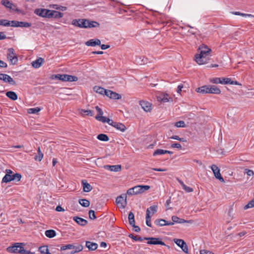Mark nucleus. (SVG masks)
I'll return each instance as SVG.
<instances>
[{
  "label": "nucleus",
  "mask_w": 254,
  "mask_h": 254,
  "mask_svg": "<svg viewBox=\"0 0 254 254\" xmlns=\"http://www.w3.org/2000/svg\"><path fill=\"white\" fill-rule=\"evenodd\" d=\"M198 53L195 55L194 60L199 65L207 64L210 60L211 50L205 45H200L198 50Z\"/></svg>",
  "instance_id": "1"
},
{
  "label": "nucleus",
  "mask_w": 254,
  "mask_h": 254,
  "mask_svg": "<svg viewBox=\"0 0 254 254\" xmlns=\"http://www.w3.org/2000/svg\"><path fill=\"white\" fill-rule=\"evenodd\" d=\"M150 187L148 185H138L129 189L127 190V194L129 195H137L143 193L150 189Z\"/></svg>",
  "instance_id": "2"
},
{
  "label": "nucleus",
  "mask_w": 254,
  "mask_h": 254,
  "mask_svg": "<svg viewBox=\"0 0 254 254\" xmlns=\"http://www.w3.org/2000/svg\"><path fill=\"white\" fill-rule=\"evenodd\" d=\"M174 97V95H172L166 92H162L157 96V99L160 102H172L173 101Z\"/></svg>",
  "instance_id": "3"
},
{
  "label": "nucleus",
  "mask_w": 254,
  "mask_h": 254,
  "mask_svg": "<svg viewBox=\"0 0 254 254\" xmlns=\"http://www.w3.org/2000/svg\"><path fill=\"white\" fill-rule=\"evenodd\" d=\"M50 9L44 8H36L34 11V13L36 15L40 17L46 18H50Z\"/></svg>",
  "instance_id": "4"
},
{
  "label": "nucleus",
  "mask_w": 254,
  "mask_h": 254,
  "mask_svg": "<svg viewBox=\"0 0 254 254\" xmlns=\"http://www.w3.org/2000/svg\"><path fill=\"white\" fill-rule=\"evenodd\" d=\"M95 109L98 112V115L95 117V119L103 123H109L110 122V119L103 116V112L100 108L98 106H96Z\"/></svg>",
  "instance_id": "5"
},
{
  "label": "nucleus",
  "mask_w": 254,
  "mask_h": 254,
  "mask_svg": "<svg viewBox=\"0 0 254 254\" xmlns=\"http://www.w3.org/2000/svg\"><path fill=\"white\" fill-rule=\"evenodd\" d=\"M174 242L185 253L188 254L189 253L188 247L186 243L183 240L174 239Z\"/></svg>",
  "instance_id": "6"
},
{
  "label": "nucleus",
  "mask_w": 254,
  "mask_h": 254,
  "mask_svg": "<svg viewBox=\"0 0 254 254\" xmlns=\"http://www.w3.org/2000/svg\"><path fill=\"white\" fill-rule=\"evenodd\" d=\"M107 123L122 132H125L127 129L126 127L122 123L115 122L110 119V122Z\"/></svg>",
  "instance_id": "7"
},
{
  "label": "nucleus",
  "mask_w": 254,
  "mask_h": 254,
  "mask_svg": "<svg viewBox=\"0 0 254 254\" xmlns=\"http://www.w3.org/2000/svg\"><path fill=\"white\" fill-rule=\"evenodd\" d=\"M86 20L87 19H75L72 20L71 24L81 28H85Z\"/></svg>",
  "instance_id": "8"
},
{
  "label": "nucleus",
  "mask_w": 254,
  "mask_h": 254,
  "mask_svg": "<svg viewBox=\"0 0 254 254\" xmlns=\"http://www.w3.org/2000/svg\"><path fill=\"white\" fill-rule=\"evenodd\" d=\"M116 201L119 207L125 208L127 204V196L124 197L122 195L118 196Z\"/></svg>",
  "instance_id": "9"
},
{
  "label": "nucleus",
  "mask_w": 254,
  "mask_h": 254,
  "mask_svg": "<svg viewBox=\"0 0 254 254\" xmlns=\"http://www.w3.org/2000/svg\"><path fill=\"white\" fill-rule=\"evenodd\" d=\"M145 240H148L147 244L149 245H160L165 246V244L163 241H161L159 238L149 237L144 238Z\"/></svg>",
  "instance_id": "10"
},
{
  "label": "nucleus",
  "mask_w": 254,
  "mask_h": 254,
  "mask_svg": "<svg viewBox=\"0 0 254 254\" xmlns=\"http://www.w3.org/2000/svg\"><path fill=\"white\" fill-rule=\"evenodd\" d=\"M7 59L9 60L12 64H15L16 61H13L16 59V54L14 53L13 48H9L8 49Z\"/></svg>",
  "instance_id": "11"
},
{
  "label": "nucleus",
  "mask_w": 254,
  "mask_h": 254,
  "mask_svg": "<svg viewBox=\"0 0 254 254\" xmlns=\"http://www.w3.org/2000/svg\"><path fill=\"white\" fill-rule=\"evenodd\" d=\"M105 95L111 99H120L122 98L120 94L110 90H106Z\"/></svg>",
  "instance_id": "12"
},
{
  "label": "nucleus",
  "mask_w": 254,
  "mask_h": 254,
  "mask_svg": "<svg viewBox=\"0 0 254 254\" xmlns=\"http://www.w3.org/2000/svg\"><path fill=\"white\" fill-rule=\"evenodd\" d=\"M142 109L145 112H150L152 109L151 104L146 101H141L139 103Z\"/></svg>",
  "instance_id": "13"
},
{
  "label": "nucleus",
  "mask_w": 254,
  "mask_h": 254,
  "mask_svg": "<svg viewBox=\"0 0 254 254\" xmlns=\"http://www.w3.org/2000/svg\"><path fill=\"white\" fill-rule=\"evenodd\" d=\"M0 25L16 27V20L9 21L6 19H0Z\"/></svg>",
  "instance_id": "14"
},
{
  "label": "nucleus",
  "mask_w": 254,
  "mask_h": 254,
  "mask_svg": "<svg viewBox=\"0 0 254 254\" xmlns=\"http://www.w3.org/2000/svg\"><path fill=\"white\" fill-rule=\"evenodd\" d=\"M154 223L158 226L162 227L164 226H170L174 225V222H167L165 220L163 219H156Z\"/></svg>",
  "instance_id": "15"
},
{
  "label": "nucleus",
  "mask_w": 254,
  "mask_h": 254,
  "mask_svg": "<svg viewBox=\"0 0 254 254\" xmlns=\"http://www.w3.org/2000/svg\"><path fill=\"white\" fill-rule=\"evenodd\" d=\"M85 45L87 46L95 47L101 45V41L98 39H90L85 42Z\"/></svg>",
  "instance_id": "16"
},
{
  "label": "nucleus",
  "mask_w": 254,
  "mask_h": 254,
  "mask_svg": "<svg viewBox=\"0 0 254 254\" xmlns=\"http://www.w3.org/2000/svg\"><path fill=\"white\" fill-rule=\"evenodd\" d=\"M22 243H17V252L21 254H34V253H32L29 251L25 250Z\"/></svg>",
  "instance_id": "17"
},
{
  "label": "nucleus",
  "mask_w": 254,
  "mask_h": 254,
  "mask_svg": "<svg viewBox=\"0 0 254 254\" xmlns=\"http://www.w3.org/2000/svg\"><path fill=\"white\" fill-rule=\"evenodd\" d=\"M221 84H231V85H241L238 81L232 80L230 78H228V77L222 78Z\"/></svg>",
  "instance_id": "18"
},
{
  "label": "nucleus",
  "mask_w": 254,
  "mask_h": 254,
  "mask_svg": "<svg viewBox=\"0 0 254 254\" xmlns=\"http://www.w3.org/2000/svg\"><path fill=\"white\" fill-rule=\"evenodd\" d=\"M64 14L60 11L55 10H51L50 18H54L55 19H59L63 17Z\"/></svg>",
  "instance_id": "19"
},
{
  "label": "nucleus",
  "mask_w": 254,
  "mask_h": 254,
  "mask_svg": "<svg viewBox=\"0 0 254 254\" xmlns=\"http://www.w3.org/2000/svg\"><path fill=\"white\" fill-rule=\"evenodd\" d=\"M172 220L173 221L172 222H174V223H179V224H182V223H192V221L190 220H186L185 219H181V218H179L178 217L176 216H173L172 217Z\"/></svg>",
  "instance_id": "20"
},
{
  "label": "nucleus",
  "mask_w": 254,
  "mask_h": 254,
  "mask_svg": "<svg viewBox=\"0 0 254 254\" xmlns=\"http://www.w3.org/2000/svg\"><path fill=\"white\" fill-rule=\"evenodd\" d=\"M104 168L108 170L113 172H119L121 171L122 167L120 165H105Z\"/></svg>",
  "instance_id": "21"
},
{
  "label": "nucleus",
  "mask_w": 254,
  "mask_h": 254,
  "mask_svg": "<svg viewBox=\"0 0 254 254\" xmlns=\"http://www.w3.org/2000/svg\"><path fill=\"white\" fill-rule=\"evenodd\" d=\"M99 26H100V24L98 22H97L95 21H92V20L87 19L85 28H92L98 27H99Z\"/></svg>",
  "instance_id": "22"
},
{
  "label": "nucleus",
  "mask_w": 254,
  "mask_h": 254,
  "mask_svg": "<svg viewBox=\"0 0 254 254\" xmlns=\"http://www.w3.org/2000/svg\"><path fill=\"white\" fill-rule=\"evenodd\" d=\"M209 85H204L201 87L197 88L196 91L197 93L202 94H209Z\"/></svg>",
  "instance_id": "23"
},
{
  "label": "nucleus",
  "mask_w": 254,
  "mask_h": 254,
  "mask_svg": "<svg viewBox=\"0 0 254 254\" xmlns=\"http://www.w3.org/2000/svg\"><path fill=\"white\" fill-rule=\"evenodd\" d=\"M135 62L138 64H144L147 63V59L143 56H136L134 60Z\"/></svg>",
  "instance_id": "24"
},
{
  "label": "nucleus",
  "mask_w": 254,
  "mask_h": 254,
  "mask_svg": "<svg viewBox=\"0 0 254 254\" xmlns=\"http://www.w3.org/2000/svg\"><path fill=\"white\" fill-rule=\"evenodd\" d=\"M158 206L156 205H152L148 208L146 210V215L152 216L157 211Z\"/></svg>",
  "instance_id": "25"
},
{
  "label": "nucleus",
  "mask_w": 254,
  "mask_h": 254,
  "mask_svg": "<svg viewBox=\"0 0 254 254\" xmlns=\"http://www.w3.org/2000/svg\"><path fill=\"white\" fill-rule=\"evenodd\" d=\"M16 178V173L12 175L9 174H5L2 179V182L3 183H8L10 181L14 180Z\"/></svg>",
  "instance_id": "26"
},
{
  "label": "nucleus",
  "mask_w": 254,
  "mask_h": 254,
  "mask_svg": "<svg viewBox=\"0 0 254 254\" xmlns=\"http://www.w3.org/2000/svg\"><path fill=\"white\" fill-rule=\"evenodd\" d=\"M44 62V59L42 58H39L35 61L32 62L31 64L33 67L35 68L40 67Z\"/></svg>",
  "instance_id": "27"
},
{
  "label": "nucleus",
  "mask_w": 254,
  "mask_h": 254,
  "mask_svg": "<svg viewBox=\"0 0 254 254\" xmlns=\"http://www.w3.org/2000/svg\"><path fill=\"white\" fill-rule=\"evenodd\" d=\"M2 80L5 83H8L10 85H14L15 84V81L9 75L4 74Z\"/></svg>",
  "instance_id": "28"
},
{
  "label": "nucleus",
  "mask_w": 254,
  "mask_h": 254,
  "mask_svg": "<svg viewBox=\"0 0 254 254\" xmlns=\"http://www.w3.org/2000/svg\"><path fill=\"white\" fill-rule=\"evenodd\" d=\"M73 220L75 221L78 225L83 226L87 224V221L83 218L77 216L74 217Z\"/></svg>",
  "instance_id": "29"
},
{
  "label": "nucleus",
  "mask_w": 254,
  "mask_h": 254,
  "mask_svg": "<svg viewBox=\"0 0 254 254\" xmlns=\"http://www.w3.org/2000/svg\"><path fill=\"white\" fill-rule=\"evenodd\" d=\"M209 94H219L221 93L220 89L215 85H209Z\"/></svg>",
  "instance_id": "30"
},
{
  "label": "nucleus",
  "mask_w": 254,
  "mask_h": 254,
  "mask_svg": "<svg viewBox=\"0 0 254 254\" xmlns=\"http://www.w3.org/2000/svg\"><path fill=\"white\" fill-rule=\"evenodd\" d=\"M86 246L89 250L94 251L97 248L98 245L95 243L88 241L86 243Z\"/></svg>",
  "instance_id": "31"
},
{
  "label": "nucleus",
  "mask_w": 254,
  "mask_h": 254,
  "mask_svg": "<svg viewBox=\"0 0 254 254\" xmlns=\"http://www.w3.org/2000/svg\"><path fill=\"white\" fill-rule=\"evenodd\" d=\"M178 182L182 186L183 189L187 192H190L193 191L192 188L187 186L181 180L178 179Z\"/></svg>",
  "instance_id": "32"
},
{
  "label": "nucleus",
  "mask_w": 254,
  "mask_h": 254,
  "mask_svg": "<svg viewBox=\"0 0 254 254\" xmlns=\"http://www.w3.org/2000/svg\"><path fill=\"white\" fill-rule=\"evenodd\" d=\"M93 90L95 92L99 93L101 95H105L106 89L104 88L98 86H95L93 87Z\"/></svg>",
  "instance_id": "33"
},
{
  "label": "nucleus",
  "mask_w": 254,
  "mask_h": 254,
  "mask_svg": "<svg viewBox=\"0 0 254 254\" xmlns=\"http://www.w3.org/2000/svg\"><path fill=\"white\" fill-rule=\"evenodd\" d=\"M31 26V24L27 22L17 21V27L29 28Z\"/></svg>",
  "instance_id": "34"
},
{
  "label": "nucleus",
  "mask_w": 254,
  "mask_h": 254,
  "mask_svg": "<svg viewBox=\"0 0 254 254\" xmlns=\"http://www.w3.org/2000/svg\"><path fill=\"white\" fill-rule=\"evenodd\" d=\"M45 234L46 237L49 238H52L56 236V233L54 230H48L45 231Z\"/></svg>",
  "instance_id": "35"
},
{
  "label": "nucleus",
  "mask_w": 254,
  "mask_h": 254,
  "mask_svg": "<svg viewBox=\"0 0 254 254\" xmlns=\"http://www.w3.org/2000/svg\"><path fill=\"white\" fill-rule=\"evenodd\" d=\"M82 183H83V189L84 191L89 192L92 190V187L89 183H88L87 182L84 183L83 182H82Z\"/></svg>",
  "instance_id": "36"
},
{
  "label": "nucleus",
  "mask_w": 254,
  "mask_h": 254,
  "mask_svg": "<svg viewBox=\"0 0 254 254\" xmlns=\"http://www.w3.org/2000/svg\"><path fill=\"white\" fill-rule=\"evenodd\" d=\"M43 154L41 152L40 147L38 148V154L34 157L36 161H41L43 158Z\"/></svg>",
  "instance_id": "37"
},
{
  "label": "nucleus",
  "mask_w": 254,
  "mask_h": 254,
  "mask_svg": "<svg viewBox=\"0 0 254 254\" xmlns=\"http://www.w3.org/2000/svg\"><path fill=\"white\" fill-rule=\"evenodd\" d=\"M1 4L4 5L5 7H6L7 8H9L10 10H12V6L13 5V4L11 3L9 0H2L1 1Z\"/></svg>",
  "instance_id": "38"
},
{
  "label": "nucleus",
  "mask_w": 254,
  "mask_h": 254,
  "mask_svg": "<svg viewBox=\"0 0 254 254\" xmlns=\"http://www.w3.org/2000/svg\"><path fill=\"white\" fill-rule=\"evenodd\" d=\"M39 252L42 254H51L49 252L48 246H43L39 248Z\"/></svg>",
  "instance_id": "39"
},
{
  "label": "nucleus",
  "mask_w": 254,
  "mask_h": 254,
  "mask_svg": "<svg viewBox=\"0 0 254 254\" xmlns=\"http://www.w3.org/2000/svg\"><path fill=\"white\" fill-rule=\"evenodd\" d=\"M41 110V109L39 107L34 108H29L27 109V113L30 114H36Z\"/></svg>",
  "instance_id": "40"
},
{
  "label": "nucleus",
  "mask_w": 254,
  "mask_h": 254,
  "mask_svg": "<svg viewBox=\"0 0 254 254\" xmlns=\"http://www.w3.org/2000/svg\"><path fill=\"white\" fill-rule=\"evenodd\" d=\"M97 139L103 141H108L109 140V137L105 134H99L97 135Z\"/></svg>",
  "instance_id": "41"
},
{
  "label": "nucleus",
  "mask_w": 254,
  "mask_h": 254,
  "mask_svg": "<svg viewBox=\"0 0 254 254\" xmlns=\"http://www.w3.org/2000/svg\"><path fill=\"white\" fill-rule=\"evenodd\" d=\"M128 219L130 225H133L135 224L134 216L132 212H130L128 214Z\"/></svg>",
  "instance_id": "42"
},
{
  "label": "nucleus",
  "mask_w": 254,
  "mask_h": 254,
  "mask_svg": "<svg viewBox=\"0 0 254 254\" xmlns=\"http://www.w3.org/2000/svg\"><path fill=\"white\" fill-rule=\"evenodd\" d=\"M7 97L12 100H16V93L13 91H8L6 93Z\"/></svg>",
  "instance_id": "43"
},
{
  "label": "nucleus",
  "mask_w": 254,
  "mask_h": 254,
  "mask_svg": "<svg viewBox=\"0 0 254 254\" xmlns=\"http://www.w3.org/2000/svg\"><path fill=\"white\" fill-rule=\"evenodd\" d=\"M78 201L79 203L84 207H88L90 204V202L86 199H80Z\"/></svg>",
  "instance_id": "44"
},
{
  "label": "nucleus",
  "mask_w": 254,
  "mask_h": 254,
  "mask_svg": "<svg viewBox=\"0 0 254 254\" xmlns=\"http://www.w3.org/2000/svg\"><path fill=\"white\" fill-rule=\"evenodd\" d=\"M210 82L214 84H221L222 78L213 77L210 79Z\"/></svg>",
  "instance_id": "45"
},
{
  "label": "nucleus",
  "mask_w": 254,
  "mask_h": 254,
  "mask_svg": "<svg viewBox=\"0 0 254 254\" xmlns=\"http://www.w3.org/2000/svg\"><path fill=\"white\" fill-rule=\"evenodd\" d=\"M74 248H72V249L71 250L72 253H76L79 252L81 251H82L83 249V247L80 245H79L77 246H74Z\"/></svg>",
  "instance_id": "46"
},
{
  "label": "nucleus",
  "mask_w": 254,
  "mask_h": 254,
  "mask_svg": "<svg viewBox=\"0 0 254 254\" xmlns=\"http://www.w3.org/2000/svg\"><path fill=\"white\" fill-rule=\"evenodd\" d=\"M55 78L62 81H66V74H58L55 75Z\"/></svg>",
  "instance_id": "47"
},
{
  "label": "nucleus",
  "mask_w": 254,
  "mask_h": 254,
  "mask_svg": "<svg viewBox=\"0 0 254 254\" xmlns=\"http://www.w3.org/2000/svg\"><path fill=\"white\" fill-rule=\"evenodd\" d=\"M6 250L9 253H16V243H14L12 246L8 247Z\"/></svg>",
  "instance_id": "48"
},
{
  "label": "nucleus",
  "mask_w": 254,
  "mask_h": 254,
  "mask_svg": "<svg viewBox=\"0 0 254 254\" xmlns=\"http://www.w3.org/2000/svg\"><path fill=\"white\" fill-rule=\"evenodd\" d=\"M78 80V77L75 76L66 74V81H76Z\"/></svg>",
  "instance_id": "49"
},
{
  "label": "nucleus",
  "mask_w": 254,
  "mask_h": 254,
  "mask_svg": "<svg viewBox=\"0 0 254 254\" xmlns=\"http://www.w3.org/2000/svg\"><path fill=\"white\" fill-rule=\"evenodd\" d=\"M74 245L71 244H68L66 245H64L61 247V251H64L66 250H72V248H74Z\"/></svg>",
  "instance_id": "50"
},
{
  "label": "nucleus",
  "mask_w": 254,
  "mask_h": 254,
  "mask_svg": "<svg viewBox=\"0 0 254 254\" xmlns=\"http://www.w3.org/2000/svg\"><path fill=\"white\" fill-rule=\"evenodd\" d=\"M165 154V150L158 149L156 150L153 153V156H156L158 155H163Z\"/></svg>",
  "instance_id": "51"
},
{
  "label": "nucleus",
  "mask_w": 254,
  "mask_h": 254,
  "mask_svg": "<svg viewBox=\"0 0 254 254\" xmlns=\"http://www.w3.org/2000/svg\"><path fill=\"white\" fill-rule=\"evenodd\" d=\"M245 174H247L248 177H251L254 176V172L249 169H245L244 172Z\"/></svg>",
  "instance_id": "52"
},
{
  "label": "nucleus",
  "mask_w": 254,
  "mask_h": 254,
  "mask_svg": "<svg viewBox=\"0 0 254 254\" xmlns=\"http://www.w3.org/2000/svg\"><path fill=\"white\" fill-rule=\"evenodd\" d=\"M254 207V199L251 200L247 205L244 206V209L246 210L249 208Z\"/></svg>",
  "instance_id": "53"
},
{
  "label": "nucleus",
  "mask_w": 254,
  "mask_h": 254,
  "mask_svg": "<svg viewBox=\"0 0 254 254\" xmlns=\"http://www.w3.org/2000/svg\"><path fill=\"white\" fill-rule=\"evenodd\" d=\"M175 126L177 127H186V124L183 121L177 122L175 123Z\"/></svg>",
  "instance_id": "54"
},
{
  "label": "nucleus",
  "mask_w": 254,
  "mask_h": 254,
  "mask_svg": "<svg viewBox=\"0 0 254 254\" xmlns=\"http://www.w3.org/2000/svg\"><path fill=\"white\" fill-rule=\"evenodd\" d=\"M171 139L179 140L181 142H186L187 140L184 138H181L178 135H173L170 137Z\"/></svg>",
  "instance_id": "55"
},
{
  "label": "nucleus",
  "mask_w": 254,
  "mask_h": 254,
  "mask_svg": "<svg viewBox=\"0 0 254 254\" xmlns=\"http://www.w3.org/2000/svg\"><path fill=\"white\" fill-rule=\"evenodd\" d=\"M211 169L214 174H215L216 173H217V172H219L220 171V169L216 165H212L211 166Z\"/></svg>",
  "instance_id": "56"
},
{
  "label": "nucleus",
  "mask_w": 254,
  "mask_h": 254,
  "mask_svg": "<svg viewBox=\"0 0 254 254\" xmlns=\"http://www.w3.org/2000/svg\"><path fill=\"white\" fill-rule=\"evenodd\" d=\"M214 175L216 179H217L218 180H219L220 182H221L222 183L225 182L224 179L222 177V176H221V175L220 174V171L219 172H217V173H216Z\"/></svg>",
  "instance_id": "57"
},
{
  "label": "nucleus",
  "mask_w": 254,
  "mask_h": 254,
  "mask_svg": "<svg viewBox=\"0 0 254 254\" xmlns=\"http://www.w3.org/2000/svg\"><path fill=\"white\" fill-rule=\"evenodd\" d=\"M146 224L148 226L151 227L152 226L151 223V216H149L148 214L146 215Z\"/></svg>",
  "instance_id": "58"
},
{
  "label": "nucleus",
  "mask_w": 254,
  "mask_h": 254,
  "mask_svg": "<svg viewBox=\"0 0 254 254\" xmlns=\"http://www.w3.org/2000/svg\"><path fill=\"white\" fill-rule=\"evenodd\" d=\"M81 113H86L87 115H88L90 116H93V112L91 110L82 109V110H81Z\"/></svg>",
  "instance_id": "59"
},
{
  "label": "nucleus",
  "mask_w": 254,
  "mask_h": 254,
  "mask_svg": "<svg viewBox=\"0 0 254 254\" xmlns=\"http://www.w3.org/2000/svg\"><path fill=\"white\" fill-rule=\"evenodd\" d=\"M89 218L92 220H94L96 218L95 213V211L94 210H89Z\"/></svg>",
  "instance_id": "60"
},
{
  "label": "nucleus",
  "mask_w": 254,
  "mask_h": 254,
  "mask_svg": "<svg viewBox=\"0 0 254 254\" xmlns=\"http://www.w3.org/2000/svg\"><path fill=\"white\" fill-rule=\"evenodd\" d=\"M129 237L130 238H132V239L134 240L135 241H141L142 240V239L141 237H138L137 236H133L132 234L129 235Z\"/></svg>",
  "instance_id": "61"
},
{
  "label": "nucleus",
  "mask_w": 254,
  "mask_h": 254,
  "mask_svg": "<svg viewBox=\"0 0 254 254\" xmlns=\"http://www.w3.org/2000/svg\"><path fill=\"white\" fill-rule=\"evenodd\" d=\"M171 147L172 148H178L179 149H182V145H181V144L178 143H175L172 144L171 145Z\"/></svg>",
  "instance_id": "62"
},
{
  "label": "nucleus",
  "mask_w": 254,
  "mask_h": 254,
  "mask_svg": "<svg viewBox=\"0 0 254 254\" xmlns=\"http://www.w3.org/2000/svg\"><path fill=\"white\" fill-rule=\"evenodd\" d=\"M7 66V64L0 60V67H6Z\"/></svg>",
  "instance_id": "63"
},
{
  "label": "nucleus",
  "mask_w": 254,
  "mask_h": 254,
  "mask_svg": "<svg viewBox=\"0 0 254 254\" xmlns=\"http://www.w3.org/2000/svg\"><path fill=\"white\" fill-rule=\"evenodd\" d=\"M200 254H214L212 252L206 251V250H201L200 251Z\"/></svg>",
  "instance_id": "64"
}]
</instances>
